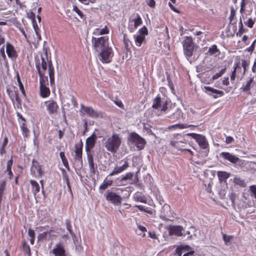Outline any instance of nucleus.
I'll list each match as a JSON object with an SVG mask.
<instances>
[{
	"mask_svg": "<svg viewBox=\"0 0 256 256\" xmlns=\"http://www.w3.org/2000/svg\"><path fill=\"white\" fill-rule=\"evenodd\" d=\"M92 45L94 50L102 64H108L112 61L114 53L109 45V38L107 36L92 37Z\"/></svg>",
	"mask_w": 256,
	"mask_h": 256,
	"instance_id": "obj_1",
	"label": "nucleus"
},
{
	"mask_svg": "<svg viewBox=\"0 0 256 256\" xmlns=\"http://www.w3.org/2000/svg\"><path fill=\"white\" fill-rule=\"evenodd\" d=\"M36 67L39 75L40 78H48L45 76L46 70L48 68V75L50 80V84L52 86L54 85V69L51 60H48L47 52L44 55L40 53L34 56Z\"/></svg>",
	"mask_w": 256,
	"mask_h": 256,
	"instance_id": "obj_2",
	"label": "nucleus"
},
{
	"mask_svg": "<svg viewBox=\"0 0 256 256\" xmlns=\"http://www.w3.org/2000/svg\"><path fill=\"white\" fill-rule=\"evenodd\" d=\"M122 140L120 136L114 134L107 138L104 143L106 148L112 153H116L121 144Z\"/></svg>",
	"mask_w": 256,
	"mask_h": 256,
	"instance_id": "obj_3",
	"label": "nucleus"
},
{
	"mask_svg": "<svg viewBox=\"0 0 256 256\" xmlns=\"http://www.w3.org/2000/svg\"><path fill=\"white\" fill-rule=\"evenodd\" d=\"M169 102L168 100H162L160 94H158L152 100V108L160 112V114L166 112L168 110Z\"/></svg>",
	"mask_w": 256,
	"mask_h": 256,
	"instance_id": "obj_4",
	"label": "nucleus"
},
{
	"mask_svg": "<svg viewBox=\"0 0 256 256\" xmlns=\"http://www.w3.org/2000/svg\"><path fill=\"white\" fill-rule=\"evenodd\" d=\"M128 140L134 144L139 150H143L146 144V140L136 132H132L130 134Z\"/></svg>",
	"mask_w": 256,
	"mask_h": 256,
	"instance_id": "obj_5",
	"label": "nucleus"
},
{
	"mask_svg": "<svg viewBox=\"0 0 256 256\" xmlns=\"http://www.w3.org/2000/svg\"><path fill=\"white\" fill-rule=\"evenodd\" d=\"M187 135L190 136L196 140L200 147L202 149L205 150V152H206V155L207 156L208 152H209V144L206 136L196 133H189Z\"/></svg>",
	"mask_w": 256,
	"mask_h": 256,
	"instance_id": "obj_6",
	"label": "nucleus"
},
{
	"mask_svg": "<svg viewBox=\"0 0 256 256\" xmlns=\"http://www.w3.org/2000/svg\"><path fill=\"white\" fill-rule=\"evenodd\" d=\"M182 44L185 56L188 58L191 57L194 48V44L192 38L188 36H186Z\"/></svg>",
	"mask_w": 256,
	"mask_h": 256,
	"instance_id": "obj_7",
	"label": "nucleus"
},
{
	"mask_svg": "<svg viewBox=\"0 0 256 256\" xmlns=\"http://www.w3.org/2000/svg\"><path fill=\"white\" fill-rule=\"evenodd\" d=\"M46 109L50 116L53 118L56 116L59 112V106L56 101L50 99L44 102Z\"/></svg>",
	"mask_w": 256,
	"mask_h": 256,
	"instance_id": "obj_8",
	"label": "nucleus"
},
{
	"mask_svg": "<svg viewBox=\"0 0 256 256\" xmlns=\"http://www.w3.org/2000/svg\"><path fill=\"white\" fill-rule=\"evenodd\" d=\"M48 78H40V96L42 98H48L50 91L48 87Z\"/></svg>",
	"mask_w": 256,
	"mask_h": 256,
	"instance_id": "obj_9",
	"label": "nucleus"
},
{
	"mask_svg": "<svg viewBox=\"0 0 256 256\" xmlns=\"http://www.w3.org/2000/svg\"><path fill=\"white\" fill-rule=\"evenodd\" d=\"M170 144L172 146L180 150V149H182L181 148L183 146L182 144H186V140L182 135L176 134L173 135L170 141Z\"/></svg>",
	"mask_w": 256,
	"mask_h": 256,
	"instance_id": "obj_10",
	"label": "nucleus"
},
{
	"mask_svg": "<svg viewBox=\"0 0 256 256\" xmlns=\"http://www.w3.org/2000/svg\"><path fill=\"white\" fill-rule=\"evenodd\" d=\"M30 174L36 178H40L44 174L42 166L40 165L38 162L34 160L32 161L30 167Z\"/></svg>",
	"mask_w": 256,
	"mask_h": 256,
	"instance_id": "obj_11",
	"label": "nucleus"
},
{
	"mask_svg": "<svg viewBox=\"0 0 256 256\" xmlns=\"http://www.w3.org/2000/svg\"><path fill=\"white\" fill-rule=\"evenodd\" d=\"M105 197L106 200L110 202L114 205H119L122 202V198L120 196L112 192L106 191Z\"/></svg>",
	"mask_w": 256,
	"mask_h": 256,
	"instance_id": "obj_12",
	"label": "nucleus"
},
{
	"mask_svg": "<svg viewBox=\"0 0 256 256\" xmlns=\"http://www.w3.org/2000/svg\"><path fill=\"white\" fill-rule=\"evenodd\" d=\"M82 148L83 143L82 140L74 145V159L79 163L80 167L82 166Z\"/></svg>",
	"mask_w": 256,
	"mask_h": 256,
	"instance_id": "obj_13",
	"label": "nucleus"
},
{
	"mask_svg": "<svg viewBox=\"0 0 256 256\" xmlns=\"http://www.w3.org/2000/svg\"><path fill=\"white\" fill-rule=\"evenodd\" d=\"M80 112L82 114H86L88 116L92 118H96L99 116L98 112L95 110L92 107L86 106L83 104H80Z\"/></svg>",
	"mask_w": 256,
	"mask_h": 256,
	"instance_id": "obj_14",
	"label": "nucleus"
},
{
	"mask_svg": "<svg viewBox=\"0 0 256 256\" xmlns=\"http://www.w3.org/2000/svg\"><path fill=\"white\" fill-rule=\"evenodd\" d=\"M6 92L12 101L15 99L18 104L20 105L21 99L18 96V92L16 87L12 86L6 88Z\"/></svg>",
	"mask_w": 256,
	"mask_h": 256,
	"instance_id": "obj_15",
	"label": "nucleus"
},
{
	"mask_svg": "<svg viewBox=\"0 0 256 256\" xmlns=\"http://www.w3.org/2000/svg\"><path fill=\"white\" fill-rule=\"evenodd\" d=\"M204 92L208 95L212 96L214 98H217L224 96V93L222 90H220L210 86H204Z\"/></svg>",
	"mask_w": 256,
	"mask_h": 256,
	"instance_id": "obj_16",
	"label": "nucleus"
},
{
	"mask_svg": "<svg viewBox=\"0 0 256 256\" xmlns=\"http://www.w3.org/2000/svg\"><path fill=\"white\" fill-rule=\"evenodd\" d=\"M124 162V164L120 166H115L112 171L109 174L108 176H112L122 173L129 167V164L128 160H122L120 163Z\"/></svg>",
	"mask_w": 256,
	"mask_h": 256,
	"instance_id": "obj_17",
	"label": "nucleus"
},
{
	"mask_svg": "<svg viewBox=\"0 0 256 256\" xmlns=\"http://www.w3.org/2000/svg\"><path fill=\"white\" fill-rule=\"evenodd\" d=\"M52 253L54 256H66L64 245L62 242L56 244L52 250Z\"/></svg>",
	"mask_w": 256,
	"mask_h": 256,
	"instance_id": "obj_18",
	"label": "nucleus"
},
{
	"mask_svg": "<svg viewBox=\"0 0 256 256\" xmlns=\"http://www.w3.org/2000/svg\"><path fill=\"white\" fill-rule=\"evenodd\" d=\"M183 227L181 226H170L168 231L170 236H182Z\"/></svg>",
	"mask_w": 256,
	"mask_h": 256,
	"instance_id": "obj_19",
	"label": "nucleus"
},
{
	"mask_svg": "<svg viewBox=\"0 0 256 256\" xmlns=\"http://www.w3.org/2000/svg\"><path fill=\"white\" fill-rule=\"evenodd\" d=\"M96 138H97L95 134H92L90 137L86 138V151L92 150V149L95 146Z\"/></svg>",
	"mask_w": 256,
	"mask_h": 256,
	"instance_id": "obj_20",
	"label": "nucleus"
},
{
	"mask_svg": "<svg viewBox=\"0 0 256 256\" xmlns=\"http://www.w3.org/2000/svg\"><path fill=\"white\" fill-rule=\"evenodd\" d=\"M220 156L224 160H227L232 164H236L240 160L238 157L228 152H222L220 154Z\"/></svg>",
	"mask_w": 256,
	"mask_h": 256,
	"instance_id": "obj_21",
	"label": "nucleus"
},
{
	"mask_svg": "<svg viewBox=\"0 0 256 256\" xmlns=\"http://www.w3.org/2000/svg\"><path fill=\"white\" fill-rule=\"evenodd\" d=\"M6 52L8 56L12 59L16 58L18 57V53L14 46L10 42H7L6 44Z\"/></svg>",
	"mask_w": 256,
	"mask_h": 256,
	"instance_id": "obj_22",
	"label": "nucleus"
},
{
	"mask_svg": "<svg viewBox=\"0 0 256 256\" xmlns=\"http://www.w3.org/2000/svg\"><path fill=\"white\" fill-rule=\"evenodd\" d=\"M110 28L107 26H105L103 28H96L92 32V34L95 36H103L108 34Z\"/></svg>",
	"mask_w": 256,
	"mask_h": 256,
	"instance_id": "obj_23",
	"label": "nucleus"
},
{
	"mask_svg": "<svg viewBox=\"0 0 256 256\" xmlns=\"http://www.w3.org/2000/svg\"><path fill=\"white\" fill-rule=\"evenodd\" d=\"M255 84V82L254 81V78H250L248 80L246 84H244L242 87V89L243 92L250 93V91L251 88L253 87Z\"/></svg>",
	"mask_w": 256,
	"mask_h": 256,
	"instance_id": "obj_24",
	"label": "nucleus"
},
{
	"mask_svg": "<svg viewBox=\"0 0 256 256\" xmlns=\"http://www.w3.org/2000/svg\"><path fill=\"white\" fill-rule=\"evenodd\" d=\"M182 116L183 113L181 110L177 108L176 110L170 116V118L173 122H174L179 120L182 117Z\"/></svg>",
	"mask_w": 256,
	"mask_h": 256,
	"instance_id": "obj_25",
	"label": "nucleus"
},
{
	"mask_svg": "<svg viewBox=\"0 0 256 256\" xmlns=\"http://www.w3.org/2000/svg\"><path fill=\"white\" fill-rule=\"evenodd\" d=\"M226 68H222L218 72L216 73L212 76V78L210 80V82H206V80H202V82L205 84H210L212 83L214 80H216L221 77L226 72Z\"/></svg>",
	"mask_w": 256,
	"mask_h": 256,
	"instance_id": "obj_26",
	"label": "nucleus"
},
{
	"mask_svg": "<svg viewBox=\"0 0 256 256\" xmlns=\"http://www.w3.org/2000/svg\"><path fill=\"white\" fill-rule=\"evenodd\" d=\"M217 175L219 180L220 182H226L228 178L230 176V174L224 171H218L217 172Z\"/></svg>",
	"mask_w": 256,
	"mask_h": 256,
	"instance_id": "obj_27",
	"label": "nucleus"
},
{
	"mask_svg": "<svg viewBox=\"0 0 256 256\" xmlns=\"http://www.w3.org/2000/svg\"><path fill=\"white\" fill-rule=\"evenodd\" d=\"M30 182L32 186V190L34 195L40 192V186L38 182L34 180H30Z\"/></svg>",
	"mask_w": 256,
	"mask_h": 256,
	"instance_id": "obj_28",
	"label": "nucleus"
},
{
	"mask_svg": "<svg viewBox=\"0 0 256 256\" xmlns=\"http://www.w3.org/2000/svg\"><path fill=\"white\" fill-rule=\"evenodd\" d=\"M206 54L210 56H218L220 54V50L219 49H218L216 44H213L209 48Z\"/></svg>",
	"mask_w": 256,
	"mask_h": 256,
	"instance_id": "obj_29",
	"label": "nucleus"
},
{
	"mask_svg": "<svg viewBox=\"0 0 256 256\" xmlns=\"http://www.w3.org/2000/svg\"><path fill=\"white\" fill-rule=\"evenodd\" d=\"M134 38L135 40L136 44L138 46H140L142 44V42L145 41V36H144L142 35H134Z\"/></svg>",
	"mask_w": 256,
	"mask_h": 256,
	"instance_id": "obj_30",
	"label": "nucleus"
},
{
	"mask_svg": "<svg viewBox=\"0 0 256 256\" xmlns=\"http://www.w3.org/2000/svg\"><path fill=\"white\" fill-rule=\"evenodd\" d=\"M112 184V180H107L106 178L104 180L102 184L99 186V190H106L108 186H110Z\"/></svg>",
	"mask_w": 256,
	"mask_h": 256,
	"instance_id": "obj_31",
	"label": "nucleus"
},
{
	"mask_svg": "<svg viewBox=\"0 0 256 256\" xmlns=\"http://www.w3.org/2000/svg\"><path fill=\"white\" fill-rule=\"evenodd\" d=\"M54 230L52 229L50 230L49 231L44 232L40 234L38 236V240H45L47 238V235L48 234L50 236H51V233Z\"/></svg>",
	"mask_w": 256,
	"mask_h": 256,
	"instance_id": "obj_32",
	"label": "nucleus"
},
{
	"mask_svg": "<svg viewBox=\"0 0 256 256\" xmlns=\"http://www.w3.org/2000/svg\"><path fill=\"white\" fill-rule=\"evenodd\" d=\"M13 164V160L12 158L8 161L6 164V171L8 172L9 178L11 179L13 176V173L12 171V166Z\"/></svg>",
	"mask_w": 256,
	"mask_h": 256,
	"instance_id": "obj_33",
	"label": "nucleus"
},
{
	"mask_svg": "<svg viewBox=\"0 0 256 256\" xmlns=\"http://www.w3.org/2000/svg\"><path fill=\"white\" fill-rule=\"evenodd\" d=\"M33 28L34 30L35 33L36 35L37 38L38 40H41V34H40V30L38 26V24L36 21L33 22H32Z\"/></svg>",
	"mask_w": 256,
	"mask_h": 256,
	"instance_id": "obj_34",
	"label": "nucleus"
},
{
	"mask_svg": "<svg viewBox=\"0 0 256 256\" xmlns=\"http://www.w3.org/2000/svg\"><path fill=\"white\" fill-rule=\"evenodd\" d=\"M234 182L235 184L238 185L240 187L244 188L246 186V184L244 180L240 178L236 177L234 178Z\"/></svg>",
	"mask_w": 256,
	"mask_h": 256,
	"instance_id": "obj_35",
	"label": "nucleus"
},
{
	"mask_svg": "<svg viewBox=\"0 0 256 256\" xmlns=\"http://www.w3.org/2000/svg\"><path fill=\"white\" fill-rule=\"evenodd\" d=\"M66 228L67 230L70 232L71 236L73 238L75 237L76 234L72 231L71 222L70 220H66Z\"/></svg>",
	"mask_w": 256,
	"mask_h": 256,
	"instance_id": "obj_36",
	"label": "nucleus"
},
{
	"mask_svg": "<svg viewBox=\"0 0 256 256\" xmlns=\"http://www.w3.org/2000/svg\"><path fill=\"white\" fill-rule=\"evenodd\" d=\"M134 198L136 201L141 202L144 204L147 203V200L146 198L141 194H136L134 196Z\"/></svg>",
	"mask_w": 256,
	"mask_h": 256,
	"instance_id": "obj_37",
	"label": "nucleus"
},
{
	"mask_svg": "<svg viewBox=\"0 0 256 256\" xmlns=\"http://www.w3.org/2000/svg\"><path fill=\"white\" fill-rule=\"evenodd\" d=\"M256 22V18L250 17L248 18V20L244 22V23L246 26H247L249 28H252L254 26V23Z\"/></svg>",
	"mask_w": 256,
	"mask_h": 256,
	"instance_id": "obj_38",
	"label": "nucleus"
},
{
	"mask_svg": "<svg viewBox=\"0 0 256 256\" xmlns=\"http://www.w3.org/2000/svg\"><path fill=\"white\" fill-rule=\"evenodd\" d=\"M134 206L137 208L141 212H144L149 214H152V210L150 208L146 207L145 206L142 205H136Z\"/></svg>",
	"mask_w": 256,
	"mask_h": 256,
	"instance_id": "obj_39",
	"label": "nucleus"
},
{
	"mask_svg": "<svg viewBox=\"0 0 256 256\" xmlns=\"http://www.w3.org/2000/svg\"><path fill=\"white\" fill-rule=\"evenodd\" d=\"M16 80H17V82H18V85L19 86L20 90L21 91L22 93V94L24 96H26V94L25 90H24V86L23 84H22V82H21L20 76L19 74L18 73L17 74V75H16Z\"/></svg>",
	"mask_w": 256,
	"mask_h": 256,
	"instance_id": "obj_40",
	"label": "nucleus"
},
{
	"mask_svg": "<svg viewBox=\"0 0 256 256\" xmlns=\"http://www.w3.org/2000/svg\"><path fill=\"white\" fill-rule=\"evenodd\" d=\"M250 0H242L240 9V12L241 14L244 13L246 10V6L250 4Z\"/></svg>",
	"mask_w": 256,
	"mask_h": 256,
	"instance_id": "obj_41",
	"label": "nucleus"
},
{
	"mask_svg": "<svg viewBox=\"0 0 256 256\" xmlns=\"http://www.w3.org/2000/svg\"><path fill=\"white\" fill-rule=\"evenodd\" d=\"M20 129L22 131V134L24 136L26 137L28 136H29L30 130L26 127L25 122H23L22 124L20 126Z\"/></svg>",
	"mask_w": 256,
	"mask_h": 256,
	"instance_id": "obj_42",
	"label": "nucleus"
},
{
	"mask_svg": "<svg viewBox=\"0 0 256 256\" xmlns=\"http://www.w3.org/2000/svg\"><path fill=\"white\" fill-rule=\"evenodd\" d=\"M240 62H236L234 64V70L233 72H232V74L230 76V80L232 81L234 80H235L236 70L238 69L241 68L240 66Z\"/></svg>",
	"mask_w": 256,
	"mask_h": 256,
	"instance_id": "obj_43",
	"label": "nucleus"
},
{
	"mask_svg": "<svg viewBox=\"0 0 256 256\" xmlns=\"http://www.w3.org/2000/svg\"><path fill=\"white\" fill-rule=\"evenodd\" d=\"M188 247V246H178L175 250V254H177L178 256H181L183 250L186 249Z\"/></svg>",
	"mask_w": 256,
	"mask_h": 256,
	"instance_id": "obj_44",
	"label": "nucleus"
},
{
	"mask_svg": "<svg viewBox=\"0 0 256 256\" xmlns=\"http://www.w3.org/2000/svg\"><path fill=\"white\" fill-rule=\"evenodd\" d=\"M88 164L90 173L94 175L97 171V166L94 164V162L88 163Z\"/></svg>",
	"mask_w": 256,
	"mask_h": 256,
	"instance_id": "obj_45",
	"label": "nucleus"
},
{
	"mask_svg": "<svg viewBox=\"0 0 256 256\" xmlns=\"http://www.w3.org/2000/svg\"><path fill=\"white\" fill-rule=\"evenodd\" d=\"M143 130L144 131L146 132L148 134L150 135H152V136H155L154 134L152 132V130H151V126L150 125L146 124L144 123V126H143Z\"/></svg>",
	"mask_w": 256,
	"mask_h": 256,
	"instance_id": "obj_46",
	"label": "nucleus"
},
{
	"mask_svg": "<svg viewBox=\"0 0 256 256\" xmlns=\"http://www.w3.org/2000/svg\"><path fill=\"white\" fill-rule=\"evenodd\" d=\"M134 26L135 28L142 24V21L139 14H136V18L134 20Z\"/></svg>",
	"mask_w": 256,
	"mask_h": 256,
	"instance_id": "obj_47",
	"label": "nucleus"
},
{
	"mask_svg": "<svg viewBox=\"0 0 256 256\" xmlns=\"http://www.w3.org/2000/svg\"><path fill=\"white\" fill-rule=\"evenodd\" d=\"M222 238L224 242L226 244H228V243L230 242L231 240L234 238V236L230 235L227 236L225 234H222Z\"/></svg>",
	"mask_w": 256,
	"mask_h": 256,
	"instance_id": "obj_48",
	"label": "nucleus"
},
{
	"mask_svg": "<svg viewBox=\"0 0 256 256\" xmlns=\"http://www.w3.org/2000/svg\"><path fill=\"white\" fill-rule=\"evenodd\" d=\"M134 174L131 172L126 173L124 176H123L121 178V180H132L133 178Z\"/></svg>",
	"mask_w": 256,
	"mask_h": 256,
	"instance_id": "obj_49",
	"label": "nucleus"
},
{
	"mask_svg": "<svg viewBox=\"0 0 256 256\" xmlns=\"http://www.w3.org/2000/svg\"><path fill=\"white\" fill-rule=\"evenodd\" d=\"M72 10L75 12L81 18H84V14L76 6H73Z\"/></svg>",
	"mask_w": 256,
	"mask_h": 256,
	"instance_id": "obj_50",
	"label": "nucleus"
},
{
	"mask_svg": "<svg viewBox=\"0 0 256 256\" xmlns=\"http://www.w3.org/2000/svg\"><path fill=\"white\" fill-rule=\"evenodd\" d=\"M138 33L139 34L138 35L144 36H146V35L148 34V30L147 28L144 26L138 30Z\"/></svg>",
	"mask_w": 256,
	"mask_h": 256,
	"instance_id": "obj_51",
	"label": "nucleus"
},
{
	"mask_svg": "<svg viewBox=\"0 0 256 256\" xmlns=\"http://www.w3.org/2000/svg\"><path fill=\"white\" fill-rule=\"evenodd\" d=\"M86 152L88 163L94 162L93 154L92 150L86 151Z\"/></svg>",
	"mask_w": 256,
	"mask_h": 256,
	"instance_id": "obj_52",
	"label": "nucleus"
},
{
	"mask_svg": "<svg viewBox=\"0 0 256 256\" xmlns=\"http://www.w3.org/2000/svg\"><path fill=\"white\" fill-rule=\"evenodd\" d=\"M190 126H191V125L188 126L186 124H176L172 125V126H171V127L178 128L180 129H184V128H188Z\"/></svg>",
	"mask_w": 256,
	"mask_h": 256,
	"instance_id": "obj_53",
	"label": "nucleus"
},
{
	"mask_svg": "<svg viewBox=\"0 0 256 256\" xmlns=\"http://www.w3.org/2000/svg\"><path fill=\"white\" fill-rule=\"evenodd\" d=\"M256 42V40H254L253 42L252 43V44L248 48H247L245 50V51L248 52H250V54H252L254 50V45H255Z\"/></svg>",
	"mask_w": 256,
	"mask_h": 256,
	"instance_id": "obj_54",
	"label": "nucleus"
},
{
	"mask_svg": "<svg viewBox=\"0 0 256 256\" xmlns=\"http://www.w3.org/2000/svg\"><path fill=\"white\" fill-rule=\"evenodd\" d=\"M22 248L26 253L30 254V246L26 243L24 242L22 245Z\"/></svg>",
	"mask_w": 256,
	"mask_h": 256,
	"instance_id": "obj_55",
	"label": "nucleus"
},
{
	"mask_svg": "<svg viewBox=\"0 0 256 256\" xmlns=\"http://www.w3.org/2000/svg\"><path fill=\"white\" fill-rule=\"evenodd\" d=\"M236 16V10L234 8H230V20L232 22Z\"/></svg>",
	"mask_w": 256,
	"mask_h": 256,
	"instance_id": "obj_56",
	"label": "nucleus"
},
{
	"mask_svg": "<svg viewBox=\"0 0 256 256\" xmlns=\"http://www.w3.org/2000/svg\"><path fill=\"white\" fill-rule=\"evenodd\" d=\"M6 185V180H2L0 181V192L4 193Z\"/></svg>",
	"mask_w": 256,
	"mask_h": 256,
	"instance_id": "obj_57",
	"label": "nucleus"
},
{
	"mask_svg": "<svg viewBox=\"0 0 256 256\" xmlns=\"http://www.w3.org/2000/svg\"><path fill=\"white\" fill-rule=\"evenodd\" d=\"M250 64V60H242V66L244 68V72L246 71L247 68H248Z\"/></svg>",
	"mask_w": 256,
	"mask_h": 256,
	"instance_id": "obj_58",
	"label": "nucleus"
},
{
	"mask_svg": "<svg viewBox=\"0 0 256 256\" xmlns=\"http://www.w3.org/2000/svg\"><path fill=\"white\" fill-rule=\"evenodd\" d=\"M238 24H239L238 32L240 34H242L244 32V28L243 24H242L241 19L240 20Z\"/></svg>",
	"mask_w": 256,
	"mask_h": 256,
	"instance_id": "obj_59",
	"label": "nucleus"
},
{
	"mask_svg": "<svg viewBox=\"0 0 256 256\" xmlns=\"http://www.w3.org/2000/svg\"><path fill=\"white\" fill-rule=\"evenodd\" d=\"M250 190L254 197L256 198V186L252 185L250 187Z\"/></svg>",
	"mask_w": 256,
	"mask_h": 256,
	"instance_id": "obj_60",
	"label": "nucleus"
},
{
	"mask_svg": "<svg viewBox=\"0 0 256 256\" xmlns=\"http://www.w3.org/2000/svg\"><path fill=\"white\" fill-rule=\"evenodd\" d=\"M146 2L147 4L150 8H154L156 6V2L154 0H147Z\"/></svg>",
	"mask_w": 256,
	"mask_h": 256,
	"instance_id": "obj_61",
	"label": "nucleus"
},
{
	"mask_svg": "<svg viewBox=\"0 0 256 256\" xmlns=\"http://www.w3.org/2000/svg\"><path fill=\"white\" fill-rule=\"evenodd\" d=\"M114 102L117 106H118L120 108H124V105L123 104L121 100H114Z\"/></svg>",
	"mask_w": 256,
	"mask_h": 256,
	"instance_id": "obj_62",
	"label": "nucleus"
},
{
	"mask_svg": "<svg viewBox=\"0 0 256 256\" xmlns=\"http://www.w3.org/2000/svg\"><path fill=\"white\" fill-rule=\"evenodd\" d=\"M28 18H30V20H32V22H34V21H36L35 14L32 12H30L28 14Z\"/></svg>",
	"mask_w": 256,
	"mask_h": 256,
	"instance_id": "obj_63",
	"label": "nucleus"
},
{
	"mask_svg": "<svg viewBox=\"0 0 256 256\" xmlns=\"http://www.w3.org/2000/svg\"><path fill=\"white\" fill-rule=\"evenodd\" d=\"M234 141V139L232 136H228L226 138L225 142L228 144H230L232 143Z\"/></svg>",
	"mask_w": 256,
	"mask_h": 256,
	"instance_id": "obj_64",
	"label": "nucleus"
}]
</instances>
